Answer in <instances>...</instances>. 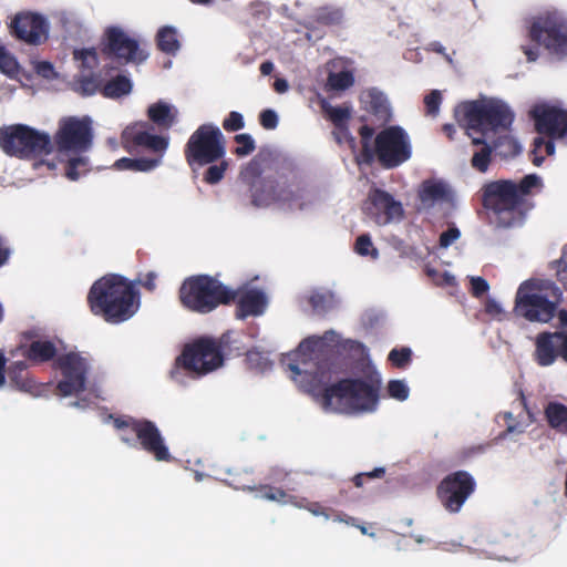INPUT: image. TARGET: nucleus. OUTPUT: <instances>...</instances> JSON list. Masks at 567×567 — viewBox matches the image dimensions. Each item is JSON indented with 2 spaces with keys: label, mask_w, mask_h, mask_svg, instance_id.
Listing matches in <instances>:
<instances>
[{
  "label": "nucleus",
  "mask_w": 567,
  "mask_h": 567,
  "mask_svg": "<svg viewBox=\"0 0 567 567\" xmlns=\"http://www.w3.org/2000/svg\"><path fill=\"white\" fill-rule=\"evenodd\" d=\"M308 302L315 312L326 313L333 307V295L331 292L315 291L309 296Z\"/></svg>",
  "instance_id": "nucleus-38"
},
{
  "label": "nucleus",
  "mask_w": 567,
  "mask_h": 567,
  "mask_svg": "<svg viewBox=\"0 0 567 567\" xmlns=\"http://www.w3.org/2000/svg\"><path fill=\"white\" fill-rule=\"evenodd\" d=\"M537 133L549 138H560L567 134V111L556 106L540 104L529 112Z\"/></svg>",
  "instance_id": "nucleus-20"
},
{
  "label": "nucleus",
  "mask_w": 567,
  "mask_h": 567,
  "mask_svg": "<svg viewBox=\"0 0 567 567\" xmlns=\"http://www.w3.org/2000/svg\"><path fill=\"white\" fill-rule=\"evenodd\" d=\"M544 144H545V138L542 136H538L534 140L533 150L530 152V155H532V162L536 166H540L545 159V156L542 154V152L544 150Z\"/></svg>",
  "instance_id": "nucleus-58"
},
{
  "label": "nucleus",
  "mask_w": 567,
  "mask_h": 567,
  "mask_svg": "<svg viewBox=\"0 0 567 567\" xmlns=\"http://www.w3.org/2000/svg\"><path fill=\"white\" fill-rule=\"evenodd\" d=\"M101 52L122 64L144 62L148 54L140 48L138 41L128 37L120 27H109L104 31Z\"/></svg>",
  "instance_id": "nucleus-16"
},
{
  "label": "nucleus",
  "mask_w": 567,
  "mask_h": 567,
  "mask_svg": "<svg viewBox=\"0 0 567 567\" xmlns=\"http://www.w3.org/2000/svg\"><path fill=\"white\" fill-rule=\"evenodd\" d=\"M474 145H481V148L475 152L471 159V165L480 173H485L492 161V152L494 147L488 145L483 138L473 137Z\"/></svg>",
  "instance_id": "nucleus-34"
},
{
  "label": "nucleus",
  "mask_w": 567,
  "mask_h": 567,
  "mask_svg": "<svg viewBox=\"0 0 567 567\" xmlns=\"http://www.w3.org/2000/svg\"><path fill=\"white\" fill-rule=\"evenodd\" d=\"M354 250L360 256H371L372 258H377L379 255L378 249L373 247L371 237L368 234L360 235L357 238Z\"/></svg>",
  "instance_id": "nucleus-47"
},
{
  "label": "nucleus",
  "mask_w": 567,
  "mask_h": 567,
  "mask_svg": "<svg viewBox=\"0 0 567 567\" xmlns=\"http://www.w3.org/2000/svg\"><path fill=\"white\" fill-rule=\"evenodd\" d=\"M455 118L468 130L485 133L509 128L514 121V113L499 101H468L456 106Z\"/></svg>",
  "instance_id": "nucleus-8"
},
{
  "label": "nucleus",
  "mask_w": 567,
  "mask_h": 567,
  "mask_svg": "<svg viewBox=\"0 0 567 567\" xmlns=\"http://www.w3.org/2000/svg\"><path fill=\"white\" fill-rule=\"evenodd\" d=\"M342 14L339 10L322 9L318 12L317 21L327 25L338 24Z\"/></svg>",
  "instance_id": "nucleus-55"
},
{
  "label": "nucleus",
  "mask_w": 567,
  "mask_h": 567,
  "mask_svg": "<svg viewBox=\"0 0 567 567\" xmlns=\"http://www.w3.org/2000/svg\"><path fill=\"white\" fill-rule=\"evenodd\" d=\"M161 164L159 157H138L128 158L122 157L117 159L114 166L117 169H127L134 172H150Z\"/></svg>",
  "instance_id": "nucleus-31"
},
{
  "label": "nucleus",
  "mask_w": 567,
  "mask_h": 567,
  "mask_svg": "<svg viewBox=\"0 0 567 567\" xmlns=\"http://www.w3.org/2000/svg\"><path fill=\"white\" fill-rule=\"evenodd\" d=\"M385 474L384 467H377L371 472L359 473L353 476L352 482L357 487L363 486L364 478H381Z\"/></svg>",
  "instance_id": "nucleus-59"
},
{
  "label": "nucleus",
  "mask_w": 567,
  "mask_h": 567,
  "mask_svg": "<svg viewBox=\"0 0 567 567\" xmlns=\"http://www.w3.org/2000/svg\"><path fill=\"white\" fill-rule=\"evenodd\" d=\"M493 147L503 157H514L522 150L519 143L509 135L499 136Z\"/></svg>",
  "instance_id": "nucleus-37"
},
{
  "label": "nucleus",
  "mask_w": 567,
  "mask_h": 567,
  "mask_svg": "<svg viewBox=\"0 0 567 567\" xmlns=\"http://www.w3.org/2000/svg\"><path fill=\"white\" fill-rule=\"evenodd\" d=\"M118 427H131L135 434L136 446L151 454L157 462H171L173 456L157 425L147 419L128 417L127 421H117Z\"/></svg>",
  "instance_id": "nucleus-14"
},
{
  "label": "nucleus",
  "mask_w": 567,
  "mask_h": 567,
  "mask_svg": "<svg viewBox=\"0 0 567 567\" xmlns=\"http://www.w3.org/2000/svg\"><path fill=\"white\" fill-rule=\"evenodd\" d=\"M230 484L238 489H254L256 481L250 471H243L230 475Z\"/></svg>",
  "instance_id": "nucleus-46"
},
{
  "label": "nucleus",
  "mask_w": 567,
  "mask_h": 567,
  "mask_svg": "<svg viewBox=\"0 0 567 567\" xmlns=\"http://www.w3.org/2000/svg\"><path fill=\"white\" fill-rule=\"evenodd\" d=\"M184 153L192 168L216 163L226 153L224 135L217 126L203 124L188 138Z\"/></svg>",
  "instance_id": "nucleus-11"
},
{
  "label": "nucleus",
  "mask_w": 567,
  "mask_h": 567,
  "mask_svg": "<svg viewBox=\"0 0 567 567\" xmlns=\"http://www.w3.org/2000/svg\"><path fill=\"white\" fill-rule=\"evenodd\" d=\"M19 70L20 65L17 59L4 47L0 45V71L10 78H14Z\"/></svg>",
  "instance_id": "nucleus-40"
},
{
  "label": "nucleus",
  "mask_w": 567,
  "mask_h": 567,
  "mask_svg": "<svg viewBox=\"0 0 567 567\" xmlns=\"http://www.w3.org/2000/svg\"><path fill=\"white\" fill-rule=\"evenodd\" d=\"M386 391L390 398L398 401L406 400L410 393V390L403 380L389 381Z\"/></svg>",
  "instance_id": "nucleus-48"
},
{
  "label": "nucleus",
  "mask_w": 567,
  "mask_h": 567,
  "mask_svg": "<svg viewBox=\"0 0 567 567\" xmlns=\"http://www.w3.org/2000/svg\"><path fill=\"white\" fill-rule=\"evenodd\" d=\"M87 172V159L84 157L70 158L65 166V176L71 181H76Z\"/></svg>",
  "instance_id": "nucleus-44"
},
{
  "label": "nucleus",
  "mask_w": 567,
  "mask_h": 567,
  "mask_svg": "<svg viewBox=\"0 0 567 567\" xmlns=\"http://www.w3.org/2000/svg\"><path fill=\"white\" fill-rule=\"evenodd\" d=\"M236 296V318L246 319L257 317L265 312L268 300L264 291L259 289H234Z\"/></svg>",
  "instance_id": "nucleus-22"
},
{
  "label": "nucleus",
  "mask_w": 567,
  "mask_h": 567,
  "mask_svg": "<svg viewBox=\"0 0 567 567\" xmlns=\"http://www.w3.org/2000/svg\"><path fill=\"white\" fill-rule=\"evenodd\" d=\"M489 289L488 282L483 277H473L471 279V292L474 297L480 298Z\"/></svg>",
  "instance_id": "nucleus-60"
},
{
  "label": "nucleus",
  "mask_w": 567,
  "mask_h": 567,
  "mask_svg": "<svg viewBox=\"0 0 567 567\" xmlns=\"http://www.w3.org/2000/svg\"><path fill=\"white\" fill-rule=\"evenodd\" d=\"M156 280V274L153 271H150L145 275L144 279L138 280V284L146 288L148 291H153L156 287L155 284Z\"/></svg>",
  "instance_id": "nucleus-63"
},
{
  "label": "nucleus",
  "mask_w": 567,
  "mask_h": 567,
  "mask_svg": "<svg viewBox=\"0 0 567 567\" xmlns=\"http://www.w3.org/2000/svg\"><path fill=\"white\" fill-rule=\"evenodd\" d=\"M18 350L33 364L45 363L58 358V348L50 340H34L30 344H20Z\"/></svg>",
  "instance_id": "nucleus-24"
},
{
  "label": "nucleus",
  "mask_w": 567,
  "mask_h": 567,
  "mask_svg": "<svg viewBox=\"0 0 567 567\" xmlns=\"http://www.w3.org/2000/svg\"><path fill=\"white\" fill-rule=\"evenodd\" d=\"M236 291L209 275H194L184 279L178 289L181 305L196 313L207 315L219 306L236 300Z\"/></svg>",
  "instance_id": "nucleus-6"
},
{
  "label": "nucleus",
  "mask_w": 567,
  "mask_h": 567,
  "mask_svg": "<svg viewBox=\"0 0 567 567\" xmlns=\"http://www.w3.org/2000/svg\"><path fill=\"white\" fill-rule=\"evenodd\" d=\"M27 368L24 361L13 362L8 369V377L13 388L23 392H32L35 389V382L30 378Z\"/></svg>",
  "instance_id": "nucleus-29"
},
{
  "label": "nucleus",
  "mask_w": 567,
  "mask_h": 567,
  "mask_svg": "<svg viewBox=\"0 0 567 567\" xmlns=\"http://www.w3.org/2000/svg\"><path fill=\"white\" fill-rule=\"evenodd\" d=\"M132 91V82L125 75H117L107 81L101 89L103 96L109 99H120L130 94Z\"/></svg>",
  "instance_id": "nucleus-33"
},
{
  "label": "nucleus",
  "mask_w": 567,
  "mask_h": 567,
  "mask_svg": "<svg viewBox=\"0 0 567 567\" xmlns=\"http://www.w3.org/2000/svg\"><path fill=\"white\" fill-rule=\"evenodd\" d=\"M0 148L21 159L48 155L53 151L51 136L24 124L0 127Z\"/></svg>",
  "instance_id": "nucleus-9"
},
{
  "label": "nucleus",
  "mask_w": 567,
  "mask_h": 567,
  "mask_svg": "<svg viewBox=\"0 0 567 567\" xmlns=\"http://www.w3.org/2000/svg\"><path fill=\"white\" fill-rule=\"evenodd\" d=\"M10 33L29 45H41L49 39L50 23L45 17L31 11L18 12L10 24Z\"/></svg>",
  "instance_id": "nucleus-18"
},
{
  "label": "nucleus",
  "mask_w": 567,
  "mask_h": 567,
  "mask_svg": "<svg viewBox=\"0 0 567 567\" xmlns=\"http://www.w3.org/2000/svg\"><path fill=\"white\" fill-rule=\"evenodd\" d=\"M310 391L326 411L342 414L374 412L379 404L381 378L372 375L369 380L347 378L333 384L327 361H318L310 373Z\"/></svg>",
  "instance_id": "nucleus-1"
},
{
  "label": "nucleus",
  "mask_w": 567,
  "mask_h": 567,
  "mask_svg": "<svg viewBox=\"0 0 567 567\" xmlns=\"http://www.w3.org/2000/svg\"><path fill=\"white\" fill-rule=\"evenodd\" d=\"M86 299L93 315L113 324L131 319L141 303L135 282L116 274L97 279L91 286Z\"/></svg>",
  "instance_id": "nucleus-4"
},
{
  "label": "nucleus",
  "mask_w": 567,
  "mask_h": 567,
  "mask_svg": "<svg viewBox=\"0 0 567 567\" xmlns=\"http://www.w3.org/2000/svg\"><path fill=\"white\" fill-rule=\"evenodd\" d=\"M234 141L237 144L234 150V154L238 157H245L256 150L255 140L248 133L235 135Z\"/></svg>",
  "instance_id": "nucleus-41"
},
{
  "label": "nucleus",
  "mask_w": 567,
  "mask_h": 567,
  "mask_svg": "<svg viewBox=\"0 0 567 567\" xmlns=\"http://www.w3.org/2000/svg\"><path fill=\"white\" fill-rule=\"evenodd\" d=\"M53 368L59 370L62 375L56 384L60 395L70 396L85 390L90 370L87 358L79 352L71 351L59 355L53 362Z\"/></svg>",
  "instance_id": "nucleus-13"
},
{
  "label": "nucleus",
  "mask_w": 567,
  "mask_h": 567,
  "mask_svg": "<svg viewBox=\"0 0 567 567\" xmlns=\"http://www.w3.org/2000/svg\"><path fill=\"white\" fill-rule=\"evenodd\" d=\"M353 83L354 76L350 71L330 72L327 78V86L333 91H344Z\"/></svg>",
  "instance_id": "nucleus-36"
},
{
  "label": "nucleus",
  "mask_w": 567,
  "mask_h": 567,
  "mask_svg": "<svg viewBox=\"0 0 567 567\" xmlns=\"http://www.w3.org/2000/svg\"><path fill=\"white\" fill-rule=\"evenodd\" d=\"M362 209L378 225L390 224L393 220L401 219L404 215L402 204L395 200L391 194L380 188H373L369 192Z\"/></svg>",
  "instance_id": "nucleus-19"
},
{
  "label": "nucleus",
  "mask_w": 567,
  "mask_h": 567,
  "mask_svg": "<svg viewBox=\"0 0 567 567\" xmlns=\"http://www.w3.org/2000/svg\"><path fill=\"white\" fill-rule=\"evenodd\" d=\"M156 43L157 48L167 54H175L181 48L176 29L168 25L158 30Z\"/></svg>",
  "instance_id": "nucleus-35"
},
{
  "label": "nucleus",
  "mask_w": 567,
  "mask_h": 567,
  "mask_svg": "<svg viewBox=\"0 0 567 567\" xmlns=\"http://www.w3.org/2000/svg\"><path fill=\"white\" fill-rule=\"evenodd\" d=\"M128 417L130 416L115 417L113 420V425L120 432V439L123 443L127 444L128 446H136V437H135V434L131 433V427H125V426L118 427L116 425L117 421H127Z\"/></svg>",
  "instance_id": "nucleus-53"
},
{
  "label": "nucleus",
  "mask_w": 567,
  "mask_h": 567,
  "mask_svg": "<svg viewBox=\"0 0 567 567\" xmlns=\"http://www.w3.org/2000/svg\"><path fill=\"white\" fill-rule=\"evenodd\" d=\"M536 174L524 176L518 183L498 179L483 186V206L497 228L508 229L524 224L527 213L534 207V189L542 188Z\"/></svg>",
  "instance_id": "nucleus-2"
},
{
  "label": "nucleus",
  "mask_w": 567,
  "mask_h": 567,
  "mask_svg": "<svg viewBox=\"0 0 567 567\" xmlns=\"http://www.w3.org/2000/svg\"><path fill=\"white\" fill-rule=\"evenodd\" d=\"M10 257V249L6 245L4 239L0 236V267H2Z\"/></svg>",
  "instance_id": "nucleus-64"
},
{
  "label": "nucleus",
  "mask_w": 567,
  "mask_h": 567,
  "mask_svg": "<svg viewBox=\"0 0 567 567\" xmlns=\"http://www.w3.org/2000/svg\"><path fill=\"white\" fill-rule=\"evenodd\" d=\"M223 128L226 132L233 133L238 132L245 127V120L241 113L237 111H231L229 114L223 120Z\"/></svg>",
  "instance_id": "nucleus-49"
},
{
  "label": "nucleus",
  "mask_w": 567,
  "mask_h": 567,
  "mask_svg": "<svg viewBox=\"0 0 567 567\" xmlns=\"http://www.w3.org/2000/svg\"><path fill=\"white\" fill-rule=\"evenodd\" d=\"M74 59L80 60L87 69H93L97 64V54L94 49L75 50Z\"/></svg>",
  "instance_id": "nucleus-51"
},
{
  "label": "nucleus",
  "mask_w": 567,
  "mask_h": 567,
  "mask_svg": "<svg viewBox=\"0 0 567 567\" xmlns=\"http://www.w3.org/2000/svg\"><path fill=\"white\" fill-rule=\"evenodd\" d=\"M461 236V231L457 227L452 226L449 227L447 230L443 231L440 235V247L447 248L450 247L455 240H457Z\"/></svg>",
  "instance_id": "nucleus-57"
},
{
  "label": "nucleus",
  "mask_w": 567,
  "mask_h": 567,
  "mask_svg": "<svg viewBox=\"0 0 567 567\" xmlns=\"http://www.w3.org/2000/svg\"><path fill=\"white\" fill-rule=\"evenodd\" d=\"M92 121L89 116L63 117L54 135V143L59 151L83 152L92 144Z\"/></svg>",
  "instance_id": "nucleus-17"
},
{
  "label": "nucleus",
  "mask_w": 567,
  "mask_h": 567,
  "mask_svg": "<svg viewBox=\"0 0 567 567\" xmlns=\"http://www.w3.org/2000/svg\"><path fill=\"white\" fill-rule=\"evenodd\" d=\"M316 342L311 341L310 339L303 340L299 346V350L293 354H289L287 359L282 361L287 369L292 372L293 377L301 375L302 373H308L307 370H302L300 368L298 358L301 357V351H303L305 349L311 350V347Z\"/></svg>",
  "instance_id": "nucleus-39"
},
{
  "label": "nucleus",
  "mask_w": 567,
  "mask_h": 567,
  "mask_svg": "<svg viewBox=\"0 0 567 567\" xmlns=\"http://www.w3.org/2000/svg\"><path fill=\"white\" fill-rule=\"evenodd\" d=\"M321 109L337 130L340 132H348V122L351 117V111L349 107L332 106L328 102L323 101L321 103Z\"/></svg>",
  "instance_id": "nucleus-32"
},
{
  "label": "nucleus",
  "mask_w": 567,
  "mask_h": 567,
  "mask_svg": "<svg viewBox=\"0 0 567 567\" xmlns=\"http://www.w3.org/2000/svg\"><path fill=\"white\" fill-rule=\"evenodd\" d=\"M367 110L372 113L381 123L391 121L392 113L386 96L377 89H369L362 95Z\"/></svg>",
  "instance_id": "nucleus-27"
},
{
  "label": "nucleus",
  "mask_w": 567,
  "mask_h": 567,
  "mask_svg": "<svg viewBox=\"0 0 567 567\" xmlns=\"http://www.w3.org/2000/svg\"><path fill=\"white\" fill-rule=\"evenodd\" d=\"M150 127V124L146 122L127 126L122 133L124 146L127 150L137 147L150 150L155 153L154 157L162 159L168 147V138L152 134L148 131Z\"/></svg>",
  "instance_id": "nucleus-21"
},
{
  "label": "nucleus",
  "mask_w": 567,
  "mask_h": 567,
  "mask_svg": "<svg viewBox=\"0 0 567 567\" xmlns=\"http://www.w3.org/2000/svg\"><path fill=\"white\" fill-rule=\"evenodd\" d=\"M476 482L466 471L447 474L436 487L442 506L452 514L458 513L467 498L475 492Z\"/></svg>",
  "instance_id": "nucleus-15"
},
{
  "label": "nucleus",
  "mask_w": 567,
  "mask_h": 567,
  "mask_svg": "<svg viewBox=\"0 0 567 567\" xmlns=\"http://www.w3.org/2000/svg\"><path fill=\"white\" fill-rule=\"evenodd\" d=\"M76 91L83 96H90L101 91V81L93 75H83L76 81Z\"/></svg>",
  "instance_id": "nucleus-42"
},
{
  "label": "nucleus",
  "mask_w": 567,
  "mask_h": 567,
  "mask_svg": "<svg viewBox=\"0 0 567 567\" xmlns=\"http://www.w3.org/2000/svg\"><path fill=\"white\" fill-rule=\"evenodd\" d=\"M238 178L246 188L245 194H239V202L243 205L250 204L256 208H265L275 203H282L288 204L289 207L303 209L315 199V195L305 184L278 188L275 178L262 175V166L258 157L250 159L240 169Z\"/></svg>",
  "instance_id": "nucleus-3"
},
{
  "label": "nucleus",
  "mask_w": 567,
  "mask_h": 567,
  "mask_svg": "<svg viewBox=\"0 0 567 567\" xmlns=\"http://www.w3.org/2000/svg\"><path fill=\"white\" fill-rule=\"evenodd\" d=\"M516 405L517 409L520 410L517 417L514 416L513 412H505L503 414L507 433H523L525 427L535 421L534 414L529 411L523 392L519 393Z\"/></svg>",
  "instance_id": "nucleus-26"
},
{
  "label": "nucleus",
  "mask_w": 567,
  "mask_h": 567,
  "mask_svg": "<svg viewBox=\"0 0 567 567\" xmlns=\"http://www.w3.org/2000/svg\"><path fill=\"white\" fill-rule=\"evenodd\" d=\"M301 508L308 509L316 516H324L326 518H329L328 509L318 502H308L306 499Z\"/></svg>",
  "instance_id": "nucleus-61"
},
{
  "label": "nucleus",
  "mask_w": 567,
  "mask_h": 567,
  "mask_svg": "<svg viewBox=\"0 0 567 567\" xmlns=\"http://www.w3.org/2000/svg\"><path fill=\"white\" fill-rule=\"evenodd\" d=\"M561 331L540 332L536 338L535 360L540 367L553 364L560 355Z\"/></svg>",
  "instance_id": "nucleus-23"
},
{
  "label": "nucleus",
  "mask_w": 567,
  "mask_h": 567,
  "mask_svg": "<svg viewBox=\"0 0 567 567\" xmlns=\"http://www.w3.org/2000/svg\"><path fill=\"white\" fill-rule=\"evenodd\" d=\"M228 168V162L223 159L218 164H210L204 174V182L214 185L219 183Z\"/></svg>",
  "instance_id": "nucleus-43"
},
{
  "label": "nucleus",
  "mask_w": 567,
  "mask_h": 567,
  "mask_svg": "<svg viewBox=\"0 0 567 567\" xmlns=\"http://www.w3.org/2000/svg\"><path fill=\"white\" fill-rule=\"evenodd\" d=\"M33 70L39 76L45 80H53L58 76L53 64L49 61L34 62Z\"/></svg>",
  "instance_id": "nucleus-52"
},
{
  "label": "nucleus",
  "mask_w": 567,
  "mask_h": 567,
  "mask_svg": "<svg viewBox=\"0 0 567 567\" xmlns=\"http://www.w3.org/2000/svg\"><path fill=\"white\" fill-rule=\"evenodd\" d=\"M548 425L556 432L567 435V406L560 402H549L544 410Z\"/></svg>",
  "instance_id": "nucleus-30"
},
{
  "label": "nucleus",
  "mask_w": 567,
  "mask_h": 567,
  "mask_svg": "<svg viewBox=\"0 0 567 567\" xmlns=\"http://www.w3.org/2000/svg\"><path fill=\"white\" fill-rule=\"evenodd\" d=\"M442 103L441 92L437 90L431 91L424 97V105L426 110V114L431 116H436L440 110V105Z\"/></svg>",
  "instance_id": "nucleus-50"
},
{
  "label": "nucleus",
  "mask_w": 567,
  "mask_h": 567,
  "mask_svg": "<svg viewBox=\"0 0 567 567\" xmlns=\"http://www.w3.org/2000/svg\"><path fill=\"white\" fill-rule=\"evenodd\" d=\"M484 309H485V312L493 318H499V316L503 312L499 303L492 298L486 300Z\"/></svg>",
  "instance_id": "nucleus-62"
},
{
  "label": "nucleus",
  "mask_w": 567,
  "mask_h": 567,
  "mask_svg": "<svg viewBox=\"0 0 567 567\" xmlns=\"http://www.w3.org/2000/svg\"><path fill=\"white\" fill-rule=\"evenodd\" d=\"M388 360L393 367L404 369L412 360V351L408 347L392 349L388 355Z\"/></svg>",
  "instance_id": "nucleus-45"
},
{
  "label": "nucleus",
  "mask_w": 567,
  "mask_h": 567,
  "mask_svg": "<svg viewBox=\"0 0 567 567\" xmlns=\"http://www.w3.org/2000/svg\"><path fill=\"white\" fill-rule=\"evenodd\" d=\"M259 123L265 130H275L279 120L277 113L271 109H266L259 114Z\"/></svg>",
  "instance_id": "nucleus-54"
},
{
  "label": "nucleus",
  "mask_w": 567,
  "mask_h": 567,
  "mask_svg": "<svg viewBox=\"0 0 567 567\" xmlns=\"http://www.w3.org/2000/svg\"><path fill=\"white\" fill-rule=\"evenodd\" d=\"M272 493L275 495L274 501L279 502V503H291V504L296 505L297 507H302L303 502L306 501V498H298L297 496L289 495L284 489L278 488V487H275Z\"/></svg>",
  "instance_id": "nucleus-56"
},
{
  "label": "nucleus",
  "mask_w": 567,
  "mask_h": 567,
  "mask_svg": "<svg viewBox=\"0 0 567 567\" xmlns=\"http://www.w3.org/2000/svg\"><path fill=\"white\" fill-rule=\"evenodd\" d=\"M361 151L358 162L364 165H372L377 159L385 169L395 168L412 156V146L408 133L398 125L383 128L372 137L374 128L369 125H362L359 128Z\"/></svg>",
  "instance_id": "nucleus-5"
},
{
  "label": "nucleus",
  "mask_w": 567,
  "mask_h": 567,
  "mask_svg": "<svg viewBox=\"0 0 567 567\" xmlns=\"http://www.w3.org/2000/svg\"><path fill=\"white\" fill-rule=\"evenodd\" d=\"M224 362L223 349L219 341L202 337L184 347L176 358L174 369L171 371L173 379H177L179 369L197 377L207 374Z\"/></svg>",
  "instance_id": "nucleus-10"
},
{
  "label": "nucleus",
  "mask_w": 567,
  "mask_h": 567,
  "mask_svg": "<svg viewBox=\"0 0 567 567\" xmlns=\"http://www.w3.org/2000/svg\"><path fill=\"white\" fill-rule=\"evenodd\" d=\"M449 188L442 181L426 179L419 189L417 196L423 208H432L436 203L449 199Z\"/></svg>",
  "instance_id": "nucleus-25"
},
{
  "label": "nucleus",
  "mask_w": 567,
  "mask_h": 567,
  "mask_svg": "<svg viewBox=\"0 0 567 567\" xmlns=\"http://www.w3.org/2000/svg\"><path fill=\"white\" fill-rule=\"evenodd\" d=\"M148 118L159 128L168 130L177 118V110L166 102L158 101L147 109Z\"/></svg>",
  "instance_id": "nucleus-28"
},
{
  "label": "nucleus",
  "mask_w": 567,
  "mask_h": 567,
  "mask_svg": "<svg viewBox=\"0 0 567 567\" xmlns=\"http://www.w3.org/2000/svg\"><path fill=\"white\" fill-rule=\"evenodd\" d=\"M514 310L517 316L530 322H549L557 305L544 296L532 280L524 281L517 289Z\"/></svg>",
  "instance_id": "nucleus-12"
},
{
  "label": "nucleus",
  "mask_w": 567,
  "mask_h": 567,
  "mask_svg": "<svg viewBox=\"0 0 567 567\" xmlns=\"http://www.w3.org/2000/svg\"><path fill=\"white\" fill-rule=\"evenodd\" d=\"M528 39L534 44L520 47L528 62L539 58V48L559 58L567 55V18L554 10L539 13L533 18L528 28Z\"/></svg>",
  "instance_id": "nucleus-7"
}]
</instances>
